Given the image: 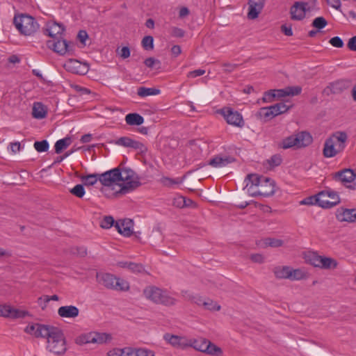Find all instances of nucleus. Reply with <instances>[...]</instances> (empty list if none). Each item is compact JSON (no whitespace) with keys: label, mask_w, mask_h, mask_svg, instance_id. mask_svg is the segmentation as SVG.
<instances>
[{"label":"nucleus","mask_w":356,"mask_h":356,"mask_svg":"<svg viewBox=\"0 0 356 356\" xmlns=\"http://www.w3.org/2000/svg\"><path fill=\"white\" fill-rule=\"evenodd\" d=\"M348 134L345 131H338L334 132L324 143L323 156L332 158L343 152L348 141Z\"/></svg>","instance_id":"nucleus-1"},{"label":"nucleus","mask_w":356,"mask_h":356,"mask_svg":"<svg viewBox=\"0 0 356 356\" xmlns=\"http://www.w3.org/2000/svg\"><path fill=\"white\" fill-rule=\"evenodd\" d=\"M45 338L47 339V348L49 351L56 355L63 354L66 351L65 337L60 328L51 326Z\"/></svg>","instance_id":"nucleus-2"},{"label":"nucleus","mask_w":356,"mask_h":356,"mask_svg":"<svg viewBox=\"0 0 356 356\" xmlns=\"http://www.w3.org/2000/svg\"><path fill=\"white\" fill-rule=\"evenodd\" d=\"M143 294L146 298L156 304H161L165 306H172L177 302V300L169 296L166 291L154 286H147L143 290Z\"/></svg>","instance_id":"nucleus-3"},{"label":"nucleus","mask_w":356,"mask_h":356,"mask_svg":"<svg viewBox=\"0 0 356 356\" xmlns=\"http://www.w3.org/2000/svg\"><path fill=\"white\" fill-rule=\"evenodd\" d=\"M13 23L22 35H31L39 29V24L35 19L27 14L15 16Z\"/></svg>","instance_id":"nucleus-4"},{"label":"nucleus","mask_w":356,"mask_h":356,"mask_svg":"<svg viewBox=\"0 0 356 356\" xmlns=\"http://www.w3.org/2000/svg\"><path fill=\"white\" fill-rule=\"evenodd\" d=\"M312 143V137L307 131H300L284 138L280 146L286 149L291 147L301 148Z\"/></svg>","instance_id":"nucleus-5"},{"label":"nucleus","mask_w":356,"mask_h":356,"mask_svg":"<svg viewBox=\"0 0 356 356\" xmlns=\"http://www.w3.org/2000/svg\"><path fill=\"white\" fill-rule=\"evenodd\" d=\"M120 177L119 179H118V181H124L122 184H118L120 188V192L127 193L140 186V182L138 181V178H135V172L132 170L123 168L122 170H120Z\"/></svg>","instance_id":"nucleus-6"},{"label":"nucleus","mask_w":356,"mask_h":356,"mask_svg":"<svg viewBox=\"0 0 356 356\" xmlns=\"http://www.w3.org/2000/svg\"><path fill=\"white\" fill-rule=\"evenodd\" d=\"M96 277L99 284L109 289L127 291L129 288L127 282L110 273H97Z\"/></svg>","instance_id":"nucleus-7"},{"label":"nucleus","mask_w":356,"mask_h":356,"mask_svg":"<svg viewBox=\"0 0 356 356\" xmlns=\"http://www.w3.org/2000/svg\"><path fill=\"white\" fill-rule=\"evenodd\" d=\"M333 179L337 181L341 182L346 188L351 190H356V184L353 183L356 179V171L350 168H344L335 172Z\"/></svg>","instance_id":"nucleus-8"},{"label":"nucleus","mask_w":356,"mask_h":356,"mask_svg":"<svg viewBox=\"0 0 356 356\" xmlns=\"http://www.w3.org/2000/svg\"><path fill=\"white\" fill-rule=\"evenodd\" d=\"M218 113L221 114L226 122L235 127H243L244 126V121L242 115L234 111L230 107H224L218 111Z\"/></svg>","instance_id":"nucleus-9"},{"label":"nucleus","mask_w":356,"mask_h":356,"mask_svg":"<svg viewBox=\"0 0 356 356\" xmlns=\"http://www.w3.org/2000/svg\"><path fill=\"white\" fill-rule=\"evenodd\" d=\"M351 86V81L348 79H340L334 82L330 83L326 86L323 93L327 96H330L332 94H340L345 90L349 88Z\"/></svg>","instance_id":"nucleus-10"},{"label":"nucleus","mask_w":356,"mask_h":356,"mask_svg":"<svg viewBox=\"0 0 356 356\" xmlns=\"http://www.w3.org/2000/svg\"><path fill=\"white\" fill-rule=\"evenodd\" d=\"M259 186L260 189L257 191L250 193L251 196L256 197L260 195L263 197H270L275 193V183L269 177L264 178V180Z\"/></svg>","instance_id":"nucleus-11"},{"label":"nucleus","mask_w":356,"mask_h":356,"mask_svg":"<svg viewBox=\"0 0 356 356\" xmlns=\"http://www.w3.org/2000/svg\"><path fill=\"white\" fill-rule=\"evenodd\" d=\"M120 177V169L115 168L99 175V181L104 186H113L118 185V179Z\"/></svg>","instance_id":"nucleus-12"},{"label":"nucleus","mask_w":356,"mask_h":356,"mask_svg":"<svg viewBox=\"0 0 356 356\" xmlns=\"http://www.w3.org/2000/svg\"><path fill=\"white\" fill-rule=\"evenodd\" d=\"M47 46L60 55H64L73 50V44L64 39L47 41Z\"/></svg>","instance_id":"nucleus-13"},{"label":"nucleus","mask_w":356,"mask_h":356,"mask_svg":"<svg viewBox=\"0 0 356 356\" xmlns=\"http://www.w3.org/2000/svg\"><path fill=\"white\" fill-rule=\"evenodd\" d=\"M308 3L303 1H296L290 8L291 18L293 20H302L306 13L309 11L307 8Z\"/></svg>","instance_id":"nucleus-14"},{"label":"nucleus","mask_w":356,"mask_h":356,"mask_svg":"<svg viewBox=\"0 0 356 356\" xmlns=\"http://www.w3.org/2000/svg\"><path fill=\"white\" fill-rule=\"evenodd\" d=\"M163 339L176 348L184 350L189 347L190 339H187L186 337L166 333L164 334Z\"/></svg>","instance_id":"nucleus-15"},{"label":"nucleus","mask_w":356,"mask_h":356,"mask_svg":"<svg viewBox=\"0 0 356 356\" xmlns=\"http://www.w3.org/2000/svg\"><path fill=\"white\" fill-rule=\"evenodd\" d=\"M114 143L117 145L123 146L125 147H131L136 150H139L140 152H145L147 151V147L143 143L140 141H137L131 139L129 137L123 136L120 137Z\"/></svg>","instance_id":"nucleus-16"},{"label":"nucleus","mask_w":356,"mask_h":356,"mask_svg":"<svg viewBox=\"0 0 356 356\" xmlns=\"http://www.w3.org/2000/svg\"><path fill=\"white\" fill-rule=\"evenodd\" d=\"M29 314V312L24 310H21L12 307L9 305H0V316L19 318H24Z\"/></svg>","instance_id":"nucleus-17"},{"label":"nucleus","mask_w":356,"mask_h":356,"mask_svg":"<svg viewBox=\"0 0 356 356\" xmlns=\"http://www.w3.org/2000/svg\"><path fill=\"white\" fill-rule=\"evenodd\" d=\"M51 326L40 323H33L26 327L24 331L27 334L35 336L37 338H45Z\"/></svg>","instance_id":"nucleus-18"},{"label":"nucleus","mask_w":356,"mask_h":356,"mask_svg":"<svg viewBox=\"0 0 356 356\" xmlns=\"http://www.w3.org/2000/svg\"><path fill=\"white\" fill-rule=\"evenodd\" d=\"M134 221L131 219L126 218L115 222V227L117 231L124 236L129 237L133 234Z\"/></svg>","instance_id":"nucleus-19"},{"label":"nucleus","mask_w":356,"mask_h":356,"mask_svg":"<svg viewBox=\"0 0 356 356\" xmlns=\"http://www.w3.org/2000/svg\"><path fill=\"white\" fill-rule=\"evenodd\" d=\"M266 0H249L248 17L250 19H254L258 17L263 10Z\"/></svg>","instance_id":"nucleus-20"},{"label":"nucleus","mask_w":356,"mask_h":356,"mask_svg":"<svg viewBox=\"0 0 356 356\" xmlns=\"http://www.w3.org/2000/svg\"><path fill=\"white\" fill-rule=\"evenodd\" d=\"M65 29L63 24L56 22H48L44 33L52 38H56V35H60L65 31Z\"/></svg>","instance_id":"nucleus-21"},{"label":"nucleus","mask_w":356,"mask_h":356,"mask_svg":"<svg viewBox=\"0 0 356 356\" xmlns=\"http://www.w3.org/2000/svg\"><path fill=\"white\" fill-rule=\"evenodd\" d=\"M336 216L338 220L341 222H353L356 221V209H339L337 211Z\"/></svg>","instance_id":"nucleus-22"},{"label":"nucleus","mask_w":356,"mask_h":356,"mask_svg":"<svg viewBox=\"0 0 356 356\" xmlns=\"http://www.w3.org/2000/svg\"><path fill=\"white\" fill-rule=\"evenodd\" d=\"M325 195L323 193H319L317 195L315 196H309L302 201H300V204L302 205H313L318 204L319 207H328L327 205H332V204L327 203V202L324 201Z\"/></svg>","instance_id":"nucleus-23"},{"label":"nucleus","mask_w":356,"mask_h":356,"mask_svg":"<svg viewBox=\"0 0 356 356\" xmlns=\"http://www.w3.org/2000/svg\"><path fill=\"white\" fill-rule=\"evenodd\" d=\"M234 161L235 159L232 156L216 155L211 159L207 164L213 168H222Z\"/></svg>","instance_id":"nucleus-24"},{"label":"nucleus","mask_w":356,"mask_h":356,"mask_svg":"<svg viewBox=\"0 0 356 356\" xmlns=\"http://www.w3.org/2000/svg\"><path fill=\"white\" fill-rule=\"evenodd\" d=\"M58 314L63 318H76L79 316V309L73 305L62 306L58 308Z\"/></svg>","instance_id":"nucleus-25"},{"label":"nucleus","mask_w":356,"mask_h":356,"mask_svg":"<svg viewBox=\"0 0 356 356\" xmlns=\"http://www.w3.org/2000/svg\"><path fill=\"white\" fill-rule=\"evenodd\" d=\"M275 98H281L286 96H295L300 94L302 88L300 86L287 87L284 89L275 90Z\"/></svg>","instance_id":"nucleus-26"},{"label":"nucleus","mask_w":356,"mask_h":356,"mask_svg":"<svg viewBox=\"0 0 356 356\" xmlns=\"http://www.w3.org/2000/svg\"><path fill=\"white\" fill-rule=\"evenodd\" d=\"M321 193H323L325 195L324 201L327 202L329 204H332V205H328L329 207H322V208H332L339 203L340 200L337 193L332 191H321Z\"/></svg>","instance_id":"nucleus-27"},{"label":"nucleus","mask_w":356,"mask_h":356,"mask_svg":"<svg viewBox=\"0 0 356 356\" xmlns=\"http://www.w3.org/2000/svg\"><path fill=\"white\" fill-rule=\"evenodd\" d=\"M264 178H265V177L259 176L257 174L248 175L245 179V182H246L245 188H248L249 184H251V186L248 189V192L250 193H251L250 188L253 186H259L261 184L262 181L264 180Z\"/></svg>","instance_id":"nucleus-28"},{"label":"nucleus","mask_w":356,"mask_h":356,"mask_svg":"<svg viewBox=\"0 0 356 356\" xmlns=\"http://www.w3.org/2000/svg\"><path fill=\"white\" fill-rule=\"evenodd\" d=\"M32 115L36 119H43L47 115V110L40 102H35L33 106Z\"/></svg>","instance_id":"nucleus-29"},{"label":"nucleus","mask_w":356,"mask_h":356,"mask_svg":"<svg viewBox=\"0 0 356 356\" xmlns=\"http://www.w3.org/2000/svg\"><path fill=\"white\" fill-rule=\"evenodd\" d=\"M207 341L208 339L204 338H200L197 339H191L189 341V347H192L196 350L204 353Z\"/></svg>","instance_id":"nucleus-30"},{"label":"nucleus","mask_w":356,"mask_h":356,"mask_svg":"<svg viewBox=\"0 0 356 356\" xmlns=\"http://www.w3.org/2000/svg\"><path fill=\"white\" fill-rule=\"evenodd\" d=\"M125 121L129 125H140L144 122V118L142 115L136 113H129L125 117Z\"/></svg>","instance_id":"nucleus-31"},{"label":"nucleus","mask_w":356,"mask_h":356,"mask_svg":"<svg viewBox=\"0 0 356 356\" xmlns=\"http://www.w3.org/2000/svg\"><path fill=\"white\" fill-rule=\"evenodd\" d=\"M291 268L289 266H277L273 269L275 276L278 279H289Z\"/></svg>","instance_id":"nucleus-32"},{"label":"nucleus","mask_w":356,"mask_h":356,"mask_svg":"<svg viewBox=\"0 0 356 356\" xmlns=\"http://www.w3.org/2000/svg\"><path fill=\"white\" fill-rule=\"evenodd\" d=\"M159 89L154 88L139 87L137 90V95L140 97H145L147 96L157 95L160 94Z\"/></svg>","instance_id":"nucleus-33"},{"label":"nucleus","mask_w":356,"mask_h":356,"mask_svg":"<svg viewBox=\"0 0 356 356\" xmlns=\"http://www.w3.org/2000/svg\"><path fill=\"white\" fill-rule=\"evenodd\" d=\"M320 261H321L320 268H323V269H334L337 267V265H338L337 261L331 257H326L322 256Z\"/></svg>","instance_id":"nucleus-34"},{"label":"nucleus","mask_w":356,"mask_h":356,"mask_svg":"<svg viewBox=\"0 0 356 356\" xmlns=\"http://www.w3.org/2000/svg\"><path fill=\"white\" fill-rule=\"evenodd\" d=\"M71 138L66 137L63 139L57 140L55 143V152L56 154H60L64 149H65L71 144Z\"/></svg>","instance_id":"nucleus-35"},{"label":"nucleus","mask_w":356,"mask_h":356,"mask_svg":"<svg viewBox=\"0 0 356 356\" xmlns=\"http://www.w3.org/2000/svg\"><path fill=\"white\" fill-rule=\"evenodd\" d=\"M205 352L207 354L213 355V356H222V349L216 346L214 343H211L208 340L207 347L205 348Z\"/></svg>","instance_id":"nucleus-36"},{"label":"nucleus","mask_w":356,"mask_h":356,"mask_svg":"<svg viewBox=\"0 0 356 356\" xmlns=\"http://www.w3.org/2000/svg\"><path fill=\"white\" fill-rule=\"evenodd\" d=\"M81 67V63L76 60L70 59L64 64V67L68 72L73 74H79L80 72L79 68Z\"/></svg>","instance_id":"nucleus-37"},{"label":"nucleus","mask_w":356,"mask_h":356,"mask_svg":"<svg viewBox=\"0 0 356 356\" xmlns=\"http://www.w3.org/2000/svg\"><path fill=\"white\" fill-rule=\"evenodd\" d=\"M257 117L262 120L264 122L275 118L272 111L269 109V107L261 108L257 113Z\"/></svg>","instance_id":"nucleus-38"},{"label":"nucleus","mask_w":356,"mask_h":356,"mask_svg":"<svg viewBox=\"0 0 356 356\" xmlns=\"http://www.w3.org/2000/svg\"><path fill=\"white\" fill-rule=\"evenodd\" d=\"M95 336H96L95 332H89V333L83 334V335L80 336L76 339V343H79V344H85V343H95V340H96Z\"/></svg>","instance_id":"nucleus-39"},{"label":"nucleus","mask_w":356,"mask_h":356,"mask_svg":"<svg viewBox=\"0 0 356 356\" xmlns=\"http://www.w3.org/2000/svg\"><path fill=\"white\" fill-rule=\"evenodd\" d=\"M185 177H183L181 178L177 177L176 179H172L170 177H164L161 178V182L162 184L167 187H172L174 185H178L183 182Z\"/></svg>","instance_id":"nucleus-40"},{"label":"nucleus","mask_w":356,"mask_h":356,"mask_svg":"<svg viewBox=\"0 0 356 356\" xmlns=\"http://www.w3.org/2000/svg\"><path fill=\"white\" fill-rule=\"evenodd\" d=\"M202 307L209 311H219L221 308L216 302L210 298H205Z\"/></svg>","instance_id":"nucleus-41"},{"label":"nucleus","mask_w":356,"mask_h":356,"mask_svg":"<svg viewBox=\"0 0 356 356\" xmlns=\"http://www.w3.org/2000/svg\"><path fill=\"white\" fill-rule=\"evenodd\" d=\"M322 256H320L317 254L316 252H310L308 255L306 257L307 261L314 266V267H321V259Z\"/></svg>","instance_id":"nucleus-42"},{"label":"nucleus","mask_w":356,"mask_h":356,"mask_svg":"<svg viewBox=\"0 0 356 356\" xmlns=\"http://www.w3.org/2000/svg\"><path fill=\"white\" fill-rule=\"evenodd\" d=\"M102 191L108 198L117 197L119 194H123L122 192H120V189L115 191L113 186H104L102 188Z\"/></svg>","instance_id":"nucleus-43"},{"label":"nucleus","mask_w":356,"mask_h":356,"mask_svg":"<svg viewBox=\"0 0 356 356\" xmlns=\"http://www.w3.org/2000/svg\"><path fill=\"white\" fill-rule=\"evenodd\" d=\"M34 148L38 152H44L48 151L49 145L47 140L35 141L33 144Z\"/></svg>","instance_id":"nucleus-44"},{"label":"nucleus","mask_w":356,"mask_h":356,"mask_svg":"<svg viewBox=\"0 0 356 356\" xmlns=\"http://www.w3.org/2000/svg\"><path fill=\"white\" fill-rule=\"evenodd\" d=\"M81 180L86 186H92L99 180V175L91 174L81 177Z\"/></svg>","instance_id":"nucleus-45"},{"label":"nucleus","mask_w":356,"mask_h":356,"mask_svg":"<svg viewBox=\"0 0 356 356\" xmlns=\"http://www.w3.org/2000/svg\"><path fill=\"white\" fill-rule=\"evenodd\" d=\"M142 47L145 50L149 51L154 49V38L151 35L145 36L141 42Z\"/></svg>","instance_id":"nucleus-46"},{"label":"nucleus","mask_w":356,"mask_h":356,"mask_svg":"<svg viewBox=\"0 0 356 356\" xmlns=\"http://www.w3.org/2000/svg\"><path fill=\"white\" fill-rule=\"evenodd\" d=\"M144 64L149 68L159 70L161 68V61L153 57H149L144 60Z\"/></svg>","instance_id":"nucleus-47"},{"label":"nucleus","mask_w":356,"mask_h":356,"mask_svg":"<svg viewBox=\"0 0 356 356\" xmlns=\"http://www.w3.org/2000/svg\"><path fill=\"white\" fill-rule=\"evenodd\" d=\"M290 273L289 280H300L306 277L305 273L300 269L292 270L291 268Z\"/></svg>","instance_id":"nucleus-48"},{"label":"nucleus","mask_w":356,"mask_h":356,"mask_svg":"<svg viewBox=\"0 0 356 356\" xmlns=\"http://www.w3.org/2000/svg\"><path fill=\"white\" fill-rule=\"evenodd\" d=\"M115 222L114 220V218L111 216H105L102 220V221L100 222V226L103 229H109L112 226H115Z\"/></svg>","instance_id":"nucleus-49"},{"label":"nucleus","mask_w":356,"mask_h":356,"mask_svg":"<svg viewBox=\"0 0 356 356\" xmlns=\"http://www.w3.org/2000/svg\"><path fill=\"white\" fill-rule=\"evenodd\" d=\"M327 24V22L323 17H318L312 22V26L320 30L323 29Z\"/></svg>","instance_id":"nucleus-50"},{"label":"nucleus","mask_w":356,"mask_h":356,"mask_svg":"<svg viewBox=\"0 0 356 356\" xmlns=\"http://www.w3.org/2000/svg\"><path fill=\"white\" fill-rule=\"evenodd\" d=\"M283 243L284 242L282 240L273 238H267L264 240V244L266 246H270L273 248L281 247Z\"/></svg>","instance_id":"nucleus-51"},{"label":"nucleus","mask_w":356,"mask_h":356,"mask_svg":"<svg viewBox=\"0 0 356 356\" xmlns=\"http://www.w3.org/2000/svg\"><path fill=\"white\" fill-rule=\"evenodd\" d=\"M70 193L77 197H83L85 194V189L82 184H77L70 190Z\"/></svg>","instance_id":"nucleus-52"},{"label":"nucleus","mask_w":356,"mask_h":356,"mask_svg":"<svg viewBox=\"0 0 356 356\" xmlns=\"http://www.w3.org/2000/svg\"><path fill=\"white\" fill-rule=\"evenodd\" d=\"M95 343H103L111 339V336L106 333L96 332Z\"/></svg>","instance_id":"nucleus-53"},{"label":"nucleus","mask_w":356,"mask_h":356,"mask_svg":"<svg viewBox=\"0 0 356 356\" xmlns=\"http://www.w3.org/2000/svg\"><path fill=\"white\" fill-rule=\"evenodd\" d=\"M275 99V90H270L264 92L262 97L264 102H271Z\"/></svg>","instance_id":"nucleus-54"},{"label":"nucleus","mask_w":356,"mask_h":356,"mask_svg":"<svg viewBox=\"0 0 356 356\" xmlns=\"http://www.w3.org/2000/svg\"><path fill=\"white\" fill-rule=\"evenodd\" d=\"M282 159L280 155L275 154L268 160V162L270 166L275 167L280 165L282 163Z\"/></svg>","instance_id":"nucleus-55"},{"label":"nucleus","mask_w":356,"mask_h":356,"mask_svg":"<svg viewBox=\"0 0 356 356\" xmlns=\"http://www.w3.org/2000/svg\"><path fill=\"white\" fill-rule=\"evenodd\" d=\"M173 205L179 208H183L185 205H188V204L186 203V198L184 197L179 196L173 200Z\"/></svg>","instance_id":"nucleus-56"},{"label":"nucleus","mask_w":356,"mask_h":356,"mask_svg":"<svg viewBox=\"0 0 356 356\" xmlns=\"http://www.w3.org/2000/svg\"><path fill=\"white\" fill-rule=\"evenodd\" d=\"M329 42L334 47H337V48H341L343 47L344 44H343V40H341V38L338 37V36H335V37H333L332 38Z\"/></svg>","instance_id":"nucleus-57"},{"label":"nucleus","mask_w":356,"mask_h":356,"mask_svg":"<svg viewBox=\"0 0 356 356\" xmlns=\"http://www.w3.org/2000/svg\"><path fill=\"white\" fill-rule=\"evenodd\" d=\"M129 270H130L133 273H142L144 271V267L140 264H136L131 262V264H129Z\"/></svg>","instance_id":"nucleus-58"},{"label":"nucleus","mask_w":356,"mask_h":356,"mask_svg":"<svg viewBox=\"0 0 356 356\" xmlns=\"http://www.w3.org/2000/svg\"><path fill=\"white\" fill-rule=\"evenodd\" d=\"M222 66L225 67L224 71L226 73H230L236 70L238 67V64L235 63H223Z\"/></svg>","instance_id":"nucleus-59"},{"label":"nucleus","mask_w":356,"mask_h":356,"mask_svg":"<svg viewBox=\"0 0 356 356\" xmlns=\"http://www.w3.org/2000/svg\"><path fill=\"white\" fill-rule=\"evenodd\" d=\"M171 34L176 38H183L185 35V31L178 27H172Z\"/></svg>","instance_id":"nucleus-60"},{"label":"nucleus","mask_w":356,"mask_h":356,"mask_svg":"<svg viewBox=\"0 0 356 356\" xmlns=\"http://www.w3.org/2000/svg\"><path fill=\"white\" fill-rule=\"evenodd\" d=\"M136 350L138 356H154V353L150 350L139 348Z\"/></svg>","instance_id":"nucleus-61"},{"label":"nucleus","mask_w":356,"mask_h":356,"mask_svg":"<svg viewBox=\"0 0 356 356\" xmlns=\"http://www.w3.org/2000/svg\"><path fill=\"white\" fill-rule=\"evenodd\" d=\"M88 38V35L87 32L84 30H81L79 31L77 35V38L83 44H86V40Z\"/></svg>","instance_id":"nucleus-62"},{"label":"nucleus","mask_w":356,"mask_h":356,"mask_svg":"<svg viewBox=\"0 0 356 356\" xmlns=\"http://www.w3.org/2000/svg\"><path fill=\"white\" fill-rule=\"evenodd\" d=\"M347 46L350 50L356 51V35L349 39Z\"/></svg>","instance_id":"nucleus-63"},{"label":"nucleus","mask_w":356,"mask_h":356,"mask_svg":"<svg viewBox=\"0 0 356 356\" xmlns=\"http://www.w3.org/2000/svg\"><path fill=\"white\" fill-rule=\"evenodd\" d=\"M124 348L123 349H115L113 351L109 352L108 356H125Z\"/></svg>","instance_id":"nucleus-64"}]
</instances>
